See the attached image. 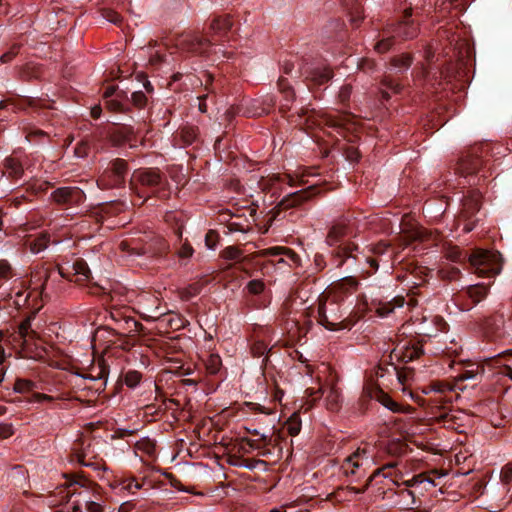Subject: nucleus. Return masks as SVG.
<instances>
[{
    "label": "nucleus",
    "instance_id": "41",
    "mask_svg": "<svg viewBox=\"0 0 512 512\" xmlns=\"http://www.w3.org/2000/svg\"><path fill=\"white\" fill-rule=\"evenodd\" d=\"M246 289L250 294L258 295L265 290V283L260 279H254L247 283Z\"/></svg>",
    "mask_w": 512,
    "mask_h": 512
},
{
    "label": "nucleus",
    "instance_id": "6",
    "mask_svg": "<svg viewBox=\"0 0 512 512\" xmlns=\"http://www.w3.org/2000/svg\"><path fill=\"white\" fill-rule=\"evenodd\" d=\"M127 163L123 159H115L111 167L106 169L98 180V185L102 189L119 187L124 184L127 174Z\"/></svg>",
    "mask_w": 512,
    "mask_h": 512
},
{
    "label": "nucleus",
    "instance_id": "8",
    "mask_svg": "<svg viewBox=\"0 0 512 512\" xmlns=\"http://www.w3.org/2000/svg\"><path fill=\"white\" fill-rule=\"evenodd\" d=\"M164 178L158 169L148 168L134 171L130 185L132 189L138 186L154 188L162 186Z\"/></svg>",
    "mask_w": 512,
    "mask_h": 512
},
{
    "label": "nucleus",
    "instance_id": "55",
    "mask_svg": "<svg viewBox=\"0 0 512 512\" xmlns=\"http://www.w3.org/2000/svg\"><path fill=\"white\" fill-rule=\"evenodd\" d=\"M88 149V144L82 141L76 146L74 153L78 158H83L88 155Z\"/></svg>",
    "mask_w": 512,
    "mask_h": 512
},
{
    "label": "nucleus",
    "instance_id": "48",
    "mask_svg": "<svg viewBox=\"0 0 512 512\" xmlns=\"http://www.w3.org/2000/svg\"><path fill=\"white\" fill-rule=\"evenodd\" d=\"M103 17L110 23L121 25L122 17L116 11L111 9H104L102 12Z\"/></svg>",
    "mask_w": 512,
    "mask_h": 512
},
{
    "label": "nucleus",
    "instance_id": "3",
    "mask_svg": "<svg viewBox=\"0 0 512 512\" xmlns=\"http://www.w3.org/2000/svg\"><path fill=\"white\" fill-rule=\"evenodd\" d=\"M374 464L370 448L365 445L358 447L352 454L347 456L341 468L346 476H355L360 479L366 475L367 470Z\"/></svg>",
    "mask_w": 512,
    "mask_h": 512
},
{
    "label": "nucleus",
    "instance_id": "38",
    "mask_svg": "<svg viewBox=\"0 0 512 512\" xmlns=\"http://www.w3.org/2000/svg\"><path fill=\"white\" fill-rule=\"evenodd\" d=\"M412 63V57L409 54H402L392 59V65L399 70H406Z\"/></svg>",
    "mask_w": 512,
    "mask_h": 512
},
{
    "label": "nucleus",
    "instance_id": "4",
    "mask_svg": "<svg viewBox=\"0 0 512 512\" xmlns=\"http://www.w3.org/2000/svg\"><path fill=\"white\" fill-rule=\"evenodd\" d=\"M469 262L475 273L481 277L495 276L502 269L500 255L488 250L476 249L469 256Z\"/></svg>",
    "mask_w": 512,
    "mask_h": 512
},
{
    "label": "nucleus",
    "instance_id": "26",
    "mask_svg": "<svg viewBox=\"0 0 512 512\" xmlns=\"http://www.w3.org/2000/svg\"><path fill=\"white\" fill-rule=\"evenodd\" d=\"M394 467H395V464H394V463H390V464H387V465L383 466V467H382V468H380V469L375 470V471L372 473V475H370V476H369V478H368V482H371V481H372V479H373L376 475H378V474L382 473V474H383V476H384L385 478H390V479H391V481H392L395 485H398V484H399V481H400V479H401V473H400V472H397V471H394V470H393V469H394ZM368 486H369V483H366V484H365V488H366V487H368Z\"/></svg>",
    "mask_w": 512,
    "mask_h": 512
},
{
    "label": "nucleus",
    "instance_id": "11",
    "mask_svg": "<svg viewBox=\"0 0 512 512\" xmlns=\"http://www.w3.org/2000/svg\"><path fill=\"white\" fill-rule=\"evenodd\" d=\"M51 199L57 204H79L84 200V193L78 187H61L51 193Z\"/></svg>",
    "mask_w": 512,
    "mask_h": 512
},
{
    "label": "nucleus",
    "instance_id": "21",
    "mask_svg": "<svg viewBox=\"0 0 512 512\" xmlns=\"http://www.w3.org/2000/svg\"><path fill=\"white\" fill-rule=\"evenodd\" d=\"M135 452L140 454V457L148 460H153L156 457V445L153 440L144 437L135 443Z\"/></svg>",
    "mask_w": 512,
    "mask_h": 512
},
{
    "label": "nucleus",
    "instance_id": "28",
    "mask_svg": "<svg viewBox=\"0 0 512 512\" xmlns=\"http://www.w3.org/2000/svg\"><path fill=\"white\" fill-rule=\"evenodd\" d=\"M5 173L14 179H19L23 174L21 162L15 157H8L4 163Z\"/></svg>",
    "mask_w": 512,
    "mask_h": 512
},
{
    "label": "nucleus",
    "instance_id": "62",
    "mask_svg": "<svg viewBox=\"0 0 512 512\" xmlns=\"http://www.w3.org/2000/svg\"><path fill=\"white\" fill-rule=\"evenodd\" d=\"M135 504L132 501H126L123 502L120 506L118 511L119 512H130L134 509Z\"/></svg>",
    "mask_w": 512,
    "mask_h": 512
},
{
    "label": "nucleus",
    "instance_id": "1",
    "mask_svg": "<svg viewBox=\"0 0 512 512\" xmlns=\"http://www.w3.org/2000/svg\"><path fill=\"white\" fill-rule=\"evenodd\" d=\"M307 374L314 377L318 384V388H308L306 394L316 401L321 397L324 398L325 406L330 411H337L342 403L341 390L338 387V377L331 370V368L322 363L314 370L310 365H307Z\"/></svg>",
    "mask_w": 512,
    "mask_h": 512
},
{
    "label": "nucleus",
    "instance_id": "45",
    "mask_svg": "<svg viewBox=\"0 0 512 512\" xmlns=\"http://www.w3.org/2000/svg\"><path fill=\"white\" fill-rule=\"evenodd\" d=\"M14 276L11 265L6 260H0V280L6 281Z\"/></svg>",
    "mask_w": 512,
    "mask_h": 512
},
{
    "label": "nucleus",
    "instance_id": "34",
    "mask_svg": "<svg viewBox=\"0 0 512 512\" xmlns=\"http://www.w3.org/2000/svg\"><path fill=\"white\" fill-rule=\"evenodd\" d=\"M432 322L435 325L434 329L423 328L422 333L426 336L432 337L437 335L438 332H442L446 329V322L442 317L435 316L432 318Z\"/></svg>",
    "mask_w": 512,
    "mask_h": 512
},
{
    "label": "nucleus",
    "instance_id": "25",
    "mask_svg": "<svg viewBox=\"0 0 512 512\" xmlns=\"http://www.w3.org/2000/svg\"><path fill=\"white\" fill-rule=\"evenodd\" d=\"M394 467H395V464H394V463H390V464H387V465L383 466V467H382V468H380V469L375 470V471L372 473V475H370V476H369V478H368V482H371V481H372V479H373L376 475H378V474L382 473V474H383V476H384L385 478H390V479H391V481H392L395 485H398V484H399V481H400V479H401V473H400V472H397V471H394V470H393V469H394ZM368 486H369V483H366V484H365V488H366V487H368Z\"/></svg>",
    "mask_w": 512,
    "mask_h": 512
},
{
    "label": "nucleus",
    "instance_id": "7",
    "mask_svg": "<svg viewBox=\"0 0 512 512\" xmlns=\"http://www.w3.org/2000/svg\"><path fill=\"white\" fill-rule=\"evenodd\" d=\"M364 394L370 399L376 400L385 408L394 413H411L414 410L411 406H403L400 403L394 401L379 386L374 384L365 386Z\"/></svg>",
    "mask_w": 512,
    "mask_h": 512
},
{
    "label": "nucleus",
    "instance_id": "61",
    "mask_svg": "<svg viewBox=\"0 0 512 512\" xmlns=\"http://www.w3.org/2000/svg\"><path fill=\"white\" fill-rule=\"evenodd\" d=\"M182 137L186 144H191L195 139L196 134L193 129L187 131L182 130Z\"/></svg>",
    "mask_w": 512,
    "mask_h": 512
},
{
    "label": "nucleus",
    "instance_id": "15",
    "mask_svg": "<svg viewBox=\"0 0 512 512\" xmlns=\"http://www.w3.org/2000/svg\"><path fill=\"white\" fill-rule=\"evenodd\" d=\"M305 77L314 85H323L330 81L333 77L332 70L325 65L315 67H307L304 70Z\"/></svg>",
    "mask_w": 512,
    "mask_h": 512
},
{
    "label": "nucleus",
    "instance_id": "63",
    "mask_svg": "<svg viewBox=\"0 0 512 512\" xmlns=\"http://www.w3.org/2000/svg\"><path fill=\"white\" fill-rule=\"evenodd\" d=\"M351 94V87L350 86H344L341 88L339 97L341 101H346Z\"/></svg>",
    "mask_w": 512,
    "mask_h": 512
},
{
    "label": "nucleus",
    "instance_id": "40",
    "mask_svg": "<svg viewBox=\"0 0 512 512\" xmlns=\"http://www.w3.org/2000/svg\"><path fill=\"white\" fill-rule=\"evenodd\" d=\"M63 399L61 396H52L44 393H33L31 397L28 399L29 403H44V402H53L55 400Z\"/></svg>",
    "mask_w": 512,
    "mask_h": 512
},
{
    "label": "nucleus",
    "instance_id": "24",
    "mask_svg": "<svg viewBox=\"0 0 512 512\" xmlns=\"http://www.w3.org/2000/svg\"><path fill=\"white\" fill-rule=\"evenodd\" d=\"M231 28L232 20L229 15L215 18L210 25L211 31L218 36H224Z\"/></svg>",
    "mask_w": 512,
    "mask_h": 512
},
{
    "label": "nucleus",
    "instance_id": "9",
    "mask_svg": "<svg viewBox=\"0 0 512 512\" xmlns=\"http://www.w3.org/2000/svg\"><path fill=\"white\" fill-rule=\"evenodd\" d=\"M58 274L69 281L82 284L89 280L90 269L85 261L76 260L72 265L59 266Z\"/></svg>",
    "mask_w": 512,
    "mask_h": 512
},
{
    "label": "nucleus",
    "instance_id": "44",
    "mask_svg": "<svg viewBox=\"0 0 512 512\" xmlns=\"http://www.w3.org/2000/svg\"><path fill=\"white\" fill-rule=\"evenodd\" d=\"M501 482L505 489L509 491V485L512 482V464H506L501 470Z\"/></svg>",
    "mask_w": 512,
    "mask_h": 512
},
{
    "label": "nucleus",
    "instance_id": "50",
    "mask_svg": "<svg viewBox=\"0 0 512 512\" xmlns=\"http://www.w3.org/2000/svg\"><path fill=\"white\" fill-rule=\"evenodd\" d=\"M431 403L434 407L441 409L439 414L443 411H446L443 404L450 402V399L446 397V395H437L435 394L431 399Z\"/></svg>",
    "mask_w": 512,
    "mask_h": 512
},
{
    "label": "nucleus",
    "instance_id": "47",
    "mask_svg": "<svg viewBox=\"0 0 512 512\" xmlns=\"http://www.w3.org/2000/svg\"><path fill=\"white\" fill-rule=\"evenodd\" d=\"M454 387L444 382H436L431 385V391L437 395H445L446 392H452Z\"/></svg>",
    "mask_w": 512,
    "mask_h": 512
},
{
    "label": "nucleus",
    "instance_id": "58",
    "mask_svg": "<svg viewBox=\"0 0 512 512\" xmlns=\"http://www.w3.org/2000/svg\"><path fill=\"white\" fill-rule=\"evenodd\" d=\"M132 101L136 106L142 107L146 102V97L143 92L137 91L132 93Z\"/></svg>",
    "mask_w": 512,
    "mask_h": 512
},
{
    "label": "nucleus",
    "instance_id": "56",
    "mask_svg": "<svg viewBox=\"0 0 512 512\" xmlns=\"http://www.w3.org/2000/svg\"><path fill=\"white\" fill-rule=\"evenodd\" d=\"M84 501H85L86 510L88 512H102L103 511L101 504H99L95 501L87 500L86 497H84Z\"/></svg>",
    "mask_w": 512,
    "mask_h": 512
},
{
    "label": "nucleus",
    "instance_id": "35",
    "mask_svg": "<svg viewBox=\"0 0 512 512\" xmlns=\"http://www.w3.org/2000/svg\"><path fill=\"white\" fill-rule=\"evenodd\" d=\"M383 88L381 89V93L383 98L388 99L390 97V94L388 92L391 91L392 93H398L400 90V86L398 83L390 79L389 77H385L382 81Z\"/></svg>",
    "mask_w": 512,
    "mask_h": 512
},
{
    "label": "nucleus",
    "instance_id": "57",
    "mask_svg": "<svg viewBox=\"0 0 512 512\" xmlns=\"http://www.w3.org/2000/svg\"><path fill=\"white\" fill-rule=\"evenodd\" d=\"M14 434V428L12 424H0V437L9 438Z\"/></svg>",
    "mask_w": 512,
    "mask_h": 512
},
{
    "label": "nucleus",
    "instance_id": "51",
    "mask_svg": "<svg viewBox=\"0 0 512 512\" xmlns=\"http://www.w3.org/2000/svg\"><path fill=\"white\" fill-rule=\"evenodd\" d=\"M194 253V250L191 245L188 243H184L181 248L178 250L177 255L179 258L182 259H188L190 258Z\"/></svg>",
    "mask_w": 512,
    "mask_h": 512
},
{
    "label": "nucleus",
    "instance_id": "43",
    "mask_svg": "<svg viewBox=\"0 0 512 512\" xmlns=\"http://www.w3.org/2000/svg\"><path fill=\"white\" fill-rule=\"evenodd\" d=\"M222 258L225 260H238L242 256V252L235 246L226 247L221 252Z\"/></svg>",
    "mask_w": 512,
    "mask_h": 512
},
{
    "label": "nucleus",
    "instance_id": "52",
    "mask_svg": "<svg viewBox=\"0 0 512 512\" xmlns=\"http://www.w3.org/2000/svg\"><path fill=\"white\" fill-rule=\"evenodd\" d=\"M217 234L215 231H208L205 236V244L208 249L214 250L216 247Z\"/></svg>",
    "mask_w": 512,
    "mask_h": 512
},
{
    "label": "nucleus",
    "instance_id": "20",
    "mask_svg": "<svg viewBox=\"0 0 512 512\" xmlns=\"http://www.w3.org/2000/svg\"><path fill=\"white\" fill-rule=\"evenodd\" d=\"M311 193L307 190H300L297 192L290 193L286 197H284L278 207L282 210H286L292 207H295L310 197Z\"/></svg>",
    "mask_w": 512,
    "mask_h": 512
},
{
    "label": "nucleus",
    "instance_id": "23",
    "mask_svg": "<svg viewBox=\"0 0 512 512\" xmlns=\"http://www.w3.org/2000/svg\"><path fill=\"white\" fill-rule=\"evenodd\" d=\"M279 255H284L294 262L298 258L297 254L293 250L286 248V247H282V246H274V247L262 249L258 252V256H260V257H275V256H279Z\"/></svg>",
    "mask_w": 512,
    "mask_h": 512
},
{
    "label": "nucleus",
    "instance_id": "14",
    "mask_svg": "<svg viewBox=\"0 0 512 512\" xmlns=\"http://www.w3.org/2000/svg\"><path fill=\"white\" fill-rule=\"evenodd\" d=\"M95 458V452L90 441H79L73 448L72 461H76L82 466H92V460Z\"/></svg>",
    "mask_w": 512,
    "mask_h": 512
},
{
    "label": "nucleus",
    "instance_id": "33",
    "mask_svg": "<svg viewBox=\"0 0 512 512\" xmlns=\"http://www.w3.org/2000/svg\"><path fill=\"white\" fill-rule=\"evenodd\" d=\"M222 365L221 358L218 354H209L205 360V367L209 374H216L219 372Z\"/></svg>",
    "mask_w": 512,
    "mask_h": 512
},
{
    "label": "nucleus",
    "instance_id": "22",
    "mask_svg": "<svg viewBox=\"0 0 512 512\" xmlns=\"http://www.w3.org/2000/svg\"><path fill=\"white\" fill-rule=\"evenodd\" d=\"M133 129L131 127H119L111 133L110 140L114 146H121L128 143L131 147L134 146L132 143Z\"/></svg>",
    "mask_w": 512,
    "mask_h": 512
},
{
    "label": "nucleus",
    "instance_id": "36",
    "mask_svg": "<svg viewBox=\"0 0 512 512\" xmlns=\"http://www.w3.org/2000/svg\"><path fill=\"white\" fill-rule=\"evenodd\" d=\"M36 384L28 379H17L14 384V391L17 393H28L34 390Z\"/></svg>",
    "mask_w": 512,
    "mask_h": 512
},
{
    "label": "nucleus",
    "instance_id": "31",
    "mask_svg": "<svg viewBox=\"0 0 512 512\" xmlns=\"http://www.w3.org/2000/svg\"><path fill=\"white\" fill-rule=\"evenodd\" d=\"M285 429L291 436H296L301 431V419L298 412H294L285 422Z\"/></svg>",
    "mask_w": 512,
    "mask_h": 512
},
{
    "label": "nucleus",
    "instance_id": "53",
    "mask_svg": "<svg viewBox=\"0 0 512 512\" xmlns=\"http://www.w3.org/2000/svg\"><path fill=\"white\" fill-rule=\"evenodd\" d=\"M18 51H19V46H17V45L12 46L8 52L4 53L0 57L1 62L2 63L10 62L18 54Z\"/></svg>",
    "mask_w": 512,
    "mask_h": 512
},
{
    "label": "nucleus",
    "instance_id": "64",
    "mask_svg": "<svg viewBox=\"0 0 512 512\" xmlns=\"http://www.w3.org/2000/svg\"><path fill=\"white\" fill-rule=\"evenodd\" d=\"M393 309H394V307H391V305L388 304V305L379 307L377 311L380 316H387L388 314H390L393 311Z\"/></svg>",
    "mask_w": 512,
    "mask_h": 512
},
{
    "label": "nucleus",
    "instance_id": "37",
    "mask_svg": "<svg viewBox=\"0 0 512 512\" xmlns=\"http://www.w3.org/2000/svg\"><path fill=\"white\" fill-rule=\"evenodd\" d=\"M49 243L48 236L42 235L30 242V250L32 253L37 254L47 248Z\"/></svg>",
    "mask_w": 512,
    "mask_h": 512
},
{
    "label": "nucleus",
    "instance_id": "54",
    "mask_svg": "<svg viewBox=\"0 0 512 512\" xmlns=\"http://www.w3.org/2000/svg\"><path fill=\"white\" fill-rule=\"evenodd\" d=\"M105 374H106L105 370L101 369V370H99L97 375H92L91 373H89V374H86L85 376H83V378L89 379L92 381H102L100 386L97 388V389H100L105 384V382L103 381L105 379Z\"/></svg>",
    "mask_w": 512,
    "mask_h": 512
},
{
    "label": "nucleus",
    "instance_id": "10",
    "mask_svg": "<svg viewBox=\"0 0 512 512\" xmlns=\"http://www.w3.org/2000/svg\"><path fill=\"white\" fill-rule=\"evenodd\" d=\"M138 312L146 321H155L163 315L159 312V299L150 294H140L137 298Z\"/></svg>",
    "mask_w": 512,
    "mask_h": 512
},
{
    "label": "nucleus",
    "instance_id": "17",
    "mask_svg": "<svg viewBox=\"0 0 512 512\" xmlns=\"http://www.w3.org/2000/svg\"><path fill=\"white\" fill-rule=\"evenodd\" d=\"M144 485V481L138 482L135 478L119 479L110 483L111 489L119 496L134 494L136 490L142 489Z\"/></svg>",
    "mask_w": 512,
    "mask_h": 512
},
{
    "label": "nucleus",
    "instance_id": "30",
    "mask_svg": "<svg viewBox=\"0 0 512 512\" xmlns=\"http://www.w3.org/2000/svg\"><path fill=\"white\" fill-rule=\"evenodd\" d=\"M398 496H399L400 500L397 502V504L399 505L400 509H402V510L413 509V507L415 505V496L411 490H409L407 488L401 489L398 492Z\"/></svg>",
    "mask_w": 512,
    "mask_h": 512
},
{
    "label": "nucleus",
    "instance_id": "60",
    "mask_svg": "<svg viewBox=\"0 0 512 512\" xmlns=\"http://www.w3.org/2000/svg\"><path fill=\"white\" fill-rule=\"evenodd\" d=\"M137 431H138L137 428H135V429L118 428L115 433L117 434V437L124 438V437L131 436V435L135 434Z\"/></svg>",
    "mask_w": 512,
    "mask_h": 512
},
{
    "label": "nucleus",
    "instance_id": "46",
    "mask_svg": "<svg viewBox=\"0 0 512 512\" xmlns=\"http://www.w3.org/2000/svg\"><path fill=\"white\" fill-rule=\"evenodd\" d=\"M68 481H67V486L68 488H70L71 490L69 491L72 495L76 494L77 493V487L79 486L80 488H84L86 487V480H84L83 482H80L78 480V477L77 476H71V477H67ZM79 495L82 494V492H78Z\"/></svg>",
    "mask_w": 512,
    "mask_h": 512
},
{
    "label": "nucleus",
    "instance_id": "18",
    "mask_svg": "<svg viewBox=\"0 0 512 512\" xmlns=\"http://www.w3.org/2000/svg\"><path fill=\"white\" fill-rule=\"evenodd\" d=\"M435 418L439 422H442L444 427H446L448 429L461 431V428L463 427V424H462L463 415L458 410L443 411L440 414L436 415Z\"/></svg>",
    "mask_w": 512,
    "mask_h": 512
},
{
    "label": "nucleus",
    "instance_id": "12",
    "mask_svg": "<svg viewBox=\"0 0 512 512\" xmlns=\"http://www.w3.org/2000/svg\"><path fill=\"white\" fill-rule=\"evenodd\" d=\"M177 45L182 49L203 54L206 53V49L209 46V42L206 39H203L200 35L195 33H185L180 35L177 40Z\"/></svg>",
    "mask_w": 512,
    "mask_h": 512
},
{
    "label": "nucleus",
    "instance_id": "59",
    "mask_svg": "<svg viewBox=\"0 0 512 512\" xmlns=\"http://www.w3.org/2000/svg\"><path fill=\"white\" fill-rule=\"evenodd\" d=\"M401 482L403 484H405L407 487H413V486H416V485L423 484V479H422V475H417V476H414L411 479L405 480V481H402V478H401L400 481H399V484Z\"/></svg>",
    "mask_w": 512,
    "mask_h": 512
},
{
    "label": "nucleus",
    "instance_id": "13",
    "mask_svg": "<svg viewBox=\"0 0 512 512\" xmlns=\"http://www.w3.org/2000/svg\"><path fill=\"white\" fill-rule=\"evenodd\" d=\"M111 319L115 322L116 328L125 334L138 333L143 329V325L134 318L123 315L120 311L110 312Z\"/></svg>",
    "mask_w": 512,
    "mask_h": 512
},
{
    "label": "nucleus",
    "instance_id": "5",
    "mask_svg": "<svg viewBox=\"0 0 512 512\" xmlns=\"http://www.w3.org/2000/svg\"><path fill=\"white\" fill-rule=\"evenodd\" d=\"M394 35L404 39L413 38L417 35V27L407 21L401 22L397 26L389 25L383 31L382 39L375 44V50L378 53L387 52L393 44Z\"/></svg>",
    "mask_w": 512,
    "mask_h": 512
},
{
    "label": "nucleus",
    "instance_id": "19",
    "mask_svg": "<svg viewBox=\"0 0 512 512\" xmlns=\"http://www.w3.org/2000/svg\"><path fill=\"white\" fill-rule=\"evenodd\" d=\"M481 194L479 191H470L463 199L462 217L468 219L471 215L479 211L481 206Z\"/></svg>",
    "mask_w": 512,
    "mask_h": 512
},
{
    "label": "nucleus",
    "instance_id": "16",
    "mask_svg": "<svg viewBox=\"0 0 512 512\" xmlns=\"http://www.w3.org/2000/svg\"><path fill=\"white\" fill-rule=\"evenodd\" d=\"M322 123L328 127L336 128L343 133L344 130H350L352 124V116L347 113H327L322 116Z\"/></svg>",
    "mask_w": 512,
    "mask_h": 512
},
{
    "label": "nucleus",
    "instance_id": "2",
    "mask_svg": "<svg viewBox=\"0 0 512 512\" xmlns=\"http://www.w3.org/2000/svg\"><path fill=\"white\" fill-rule=\"evenodd\" d=\"M345 314L337 296L332 291L322 294L318 306V319L321 325L331 331L345 329L348 327L345 323Z\"/></svg>",
    "mask_w": 512,
    "mask_h": 512
},
{
    "label": "nucleus",
    "instance_id": "42",
    "mask_svg": "<svg viewBox=\"0 0 512 512\" xmlns=\"http://www.w3.org/2000/svg\"><path fill=\"white\" fill-rule=\"evenodd\" d=\"M141 378V373L135 370H131L125 374L124 382L128 387L134 388L140 383Z\"/></svg>",
    "mask_w": 512,
    "mask_h": 512
},
{
    "label": "nucleus",
    "instance_id": "32",
    "mask_svg": "<svg viewBox=\"0 0 512 512\" xmlns=\"http://www.w3.org/2000/svg\"><path fill=\"white\" fill-rule=\"evenodd\" d=\"M33 318L34 316H30L19 325L18 334L23 339L24 343H28V341L35 336V331L31 328Z\"/></svg>",
    "mask_w": 512,
    "mask_h": 512
},
{
    "label": "nucleus",
    "instance_id": "39",
    "mask_svg": "<svg viewBox=\"0 0 512 512\" xmlns=\"http://www.w3.org/2000/svg\"><path fill=\"white\" fill-rule=\"evenodd\" d=\"M480 373H484L483 367L480 368L479 366L474 367L473 365H471V368L465 369L463 372H461L458 375L457 379L459 381L471 380L474 379Z\"/></svg>",
    "mask_w": 512,
    "mask_h": 512
},
{
    "label": "nucleus",
    "instance_id": "27",
    "mask_svg": "<svg viewBox=\"0 0 512 512\" xmlns=\"http://www.w3.org/2000/svg\"><path fill=\"white\" fill-rule=\"evenodd\" d=\"M347 233V227L344 223H337L333 225L326 237V242L329 246L337 245L342 237Z\"/></svg>",
    "mask_w": 512,
    "mask_h": 512
},
{
    "label": "nucleus",
    "instance_id": "29",
    "mask_svg": "<svg viewBox=\"0 0 512 512\" xmlns=\"http://www.w3.org/2000/svg\"><path fill=\"white\" fill-rule=\"evenodd\" d=\"M487 293L488 287L484 284L470 285L466 290V294L471 299L473 305L483 300Z\"/></svg>",
    "mask_w": 512,
    "mask_h": 512
},
{
    "label": "nucleus",
    "instance_id": "49",
    "mask_svg": "<svg viewBox=\"0 0 512 512\" xmlns=\"http://www.w3.org/2000/svg\"><path fill=\"white\" fill-rule=\"evenodd\" d=\"M390 248V245L386 242L380 241L377 244H373L370 246V252L375 256H381L385 254L388 249Z\"/></svg>",
    "mask_w": 512,
    "mask_h": 512
}]
</instances>
